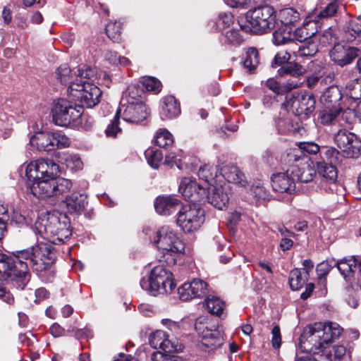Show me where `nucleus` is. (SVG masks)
<instances>
[{
  "label": "nucleus",
  "mask_w": 361,
  "mask_h": 361,
  "mask_svg": "<svg viewBox=\"0 0 361 361\" xmlns=\"http://www.w3.org/2000/svg\"><path fill=\"white\" fill-rule=\"evenodd\" d=\"M59 166L50 159H39L30 162L25 169L29 179L32 178L30 185L32 194L37 198H48L63 195L71 189V180L59 178Z\"/></svg>",
  "instance_id": "f257e3e1"
},
{
  "label": "nucleus",
  "mask_w": 361,
  "mask_h": 361,
  "mask_svg": "<svg viewBox=\"0 0 361 361\" xmlns=\"http://www.w3.org/2000/svg\"><path fill=\"white\" fill-rule=\"evenodd\" d=\"M38 233L51 244H61L68 240L71 235L70 223L65 214L48 212L35 222Z\"/></svg>",
  "instance_id": "f03ea898"
},
{
  "label": "nucleus",
  "mask_w": 361,
  "mask_h": 361,
  "mask_svg": "<svg viewBox=\"0 0 361 361\" xmlns=\"http://www.w3.org/2000/svg\"><path fill=\"white\" fill-rule=\"evenodd\" d=\"M18 251L13 255L0 253V274L6 283L16 282L23 289L28 281V262L24 258L18 257Z\"/></svg>",
  "instance_id": "7ed1b4c3"
},
{
  "label": "nucleus",
  "mask_w": 361,
  "mask_h": 361,
  "mask_svg": "<svg viewBox=\"0 0 361 361\" xmlns=\"http://www.w3.org/2000/svg\"><path fill=\"white\" fill-rule=\"evenodd\" d=\"M18 257L24 258L35 271L42 272L48 269L55 260V252L51 243L39 242L30 248L18 251Z\"/></svg>",
  "instance_id": "20e7f679"
},
{
  "label": "nucleus",
  "mask_w": 361,
  "mask_h": 361,
  "mask_svg": "<svg viewBox=\"0 0 361 361\" xmlns=\"http://www.w3.org/2000/svg\"><path fill=\"white\" fill-rule=\"evenodd\" d=\"M246 24L240 25L245 32L264 34L275 27L276 15L273 8L269 6H260L250 10L246 13Z\"/></svg>",
  "instance_id": "39448f33"
},
{
  "label": "nucleus",
  "mask_w": 361,
  "mask_h": 361,
  "mask_svg": "<svg viewBox=\"0 0 361 361\" xmlns=\"http://www.w3.org/2000/svg\"><path fill=\"white\" fill-rule=\"evenodd\" d=\"M140 286L153 295L170 293L176 286L173 274L162 266H157L150 272L148 279H142Z\"/></svg>",
  "instance_id": "423d86ee"
},
{
  "label": "nucleus",
  "mask_w": 361,
  "mask_h": 361,
  "mask_svg": "<svg viewBox=\"0 0 361 361\" xmlns=\"http://www.w3.org/2000/svg\"><path fill=\"white\" fill-rule=\"evenodd\" d=\"M127 93L128 96L122 99L117 116H121L128 123H140L149 116V109L140 97L131 95V87L128 88Z\"/></svg>",
  "instance_id": "0eeeda50"
},
{
  "label": "nucleus",
  "mask_w": 361,
  "mask_h": 361,
  "mask_svg": "<svg viewBox=\"0 0 361 361\" xmlns=\"http://www.w3.org/2000/svg\"><path fill=\"white\" fill-rule=\"evenodd\" d=\"M69 97L76 102H79L82 108H91L97 105L100 101L102 91L100 89L90 82H71L68 86Z\"/></svg>",
  "instance_id": "6e6552de"
},
{
  "label": "nucleus",
  "mask_w": 361,
  "mask_h": 361,
  "mask_svg": "<svg viewBox=\"0 0 361 361\" xmlns=\"http://www.w3.org/2000/svg\"><path fill=\"white\" fill-rule=\"evenodd\" d=\"M51 113L56 125L67 126L82 116L83 109L80 105H73L68 100L59 99L54 102Z\"/></svg>",
  "instance_id": "1a4fd4ad"
},
{
  "label": "nucleus",
  "mask_w": 361,
  "mask_h": 361,
  "mask_svg": "<svg viewBox=\"0 0 361 361\" xmlns=\"http://www.w3.org/2000/svg\"><path fill=\"white\" fill-rule=\"evenodd\" d=\"M325 345L322 322H316L305 327L300 338V346L303 351L317 354L325 348Z\"/></svg>",
  "instance_id": "9d476101"
},
{
  "label": "nucleus",
  "mask_w": 361,
  "mask_h": 361,
  "mask_svg": "<svg viewBox=\"0 0 361 361\" xmlns=\"http://www.w3.org/2000/svg\"><path fill=\"white\" fill-rule=\"evenodd\" d=\"M204 221V210L195 204L183 205L178 213L177 224L185 233L197 231Z\"/></svg>",
  "instance_id": "9b49d317"
},
{
  "label": "nucleus",
  "mask_w": 361,
  "mask_h": 361,
  "mask_svg": "<svg viewBox=\"0 0 361 361\" xmlns=\"http://www.w3.org/2000/svg\"><path fill=\"white\" fill-rule=\"evenodd\" d=\"M154 244L160 250H162L164 255L173 253H182L185 250V245L180 240L173 229L167 226L160 228L157 232L153 240Z\"/></svg>",
  "instance_id": "f8f14e48"
},
{
  "label": "nucleus",
  "mask_w": 361,
  "mask_h": 361,
  "mask_svg": "<svg viewBox=\"0 0 361 361\" xmlns=\"http://www.w3.org/2000/svg\"><path fill=\"white\" fill-rule=\"evenodd\" d=\"M334 140L347 158H357L361 152V138L347 129H340L334 136Z\"/></svg>",
  "instance_id": "ddd939ff"
},
{
  "label": "nucleus",
  "mask_w": 361,
  "mask_h": 361,
  "mask_svg": "<svg viewBox=\"0 0 361 361\" xmlns=\"http://www.w3.org/2000/svg\"><path fill=\"white\" fill-rule=\"evenodd\" d=\"M315 104L314 97L309 93H299L293 96L289 102L292 113L301 119L307 118L314 111Z\"/></svg>",
  "instance_id": "4468645a"
},
{
  "label": "nucleus",
  "mask_w": 361,
  "mask_h": 361,
  "mask_svg": "<svg viewBox=\"0 0 361 361\" xmlns=\"http://www.w3.org/2000/svg\"><path fill=\"white\" fill-rule=\"evenodd\" d=\"M360 54V50L354 47L338 43L330 51L332 61L343 67L351 63Z\"/></svg>",
  "instance_id": "2eb2a0df"
},
{
  "label": "nucleus",
  "mask_w": 361,
  "mask_h": 361,
  "mask_svg": "<svg viewBox=\"0 0 361 361\" xmlns=\"http://www.w3.org/2000/svg\"><path fill=\"white\" fill-rule=\"evenodd\" d=\"M205 200L219 210L226 209L229 201L228 188L219 184L206 186Z\"/></svg>",
  "instance_id": "dca6fc26"
},
{
  "label": "nucleus",
  "mask_w": 361,
  "mask_h": 361,
  "mask_svg": "<svg viewBox=\"0 0 361 361\" xmlns=\"http://www.w3.org/2000/svg\"><path fill=\"white\" fill-rule=\"evenodd\" d=\"M178 190L190 202L204 201L206 187L200 185L195 180L183 178L180 183Z\"/></svg>",
  "instance_id": "f3484780"
},
{
  "label": "nucleus",
  "mask_w": 361,
  "mask_h": 361,
  "mask_svg": "<svg viewBox=\"0 0 361 361\" xmlns=\"http://www.w3.org/2000/svg\"><path fill=\"white\" fill-rule=\"evenodd\" d=\"M271 186L275 191L291 193L295 189V180L290 171V166L286 172L277 173L271 176Z\"/></svg>",
  "instance_id": "a211bd4d"
},
{
  "label": "nucleus",
  "mask_w": 361,
  "mask_h": 361,
  "mask_svg": "<svg viewBox=\"0 0 361 361\" xmlns=\"http://www.w3.org/2000/svg\"><path fill=\"white\" fill-rule=\"evenodd\" d=\"M54 133L38 132L30 139V143L39 151H51L54 149Z\"/></svg>",
  "instance_id": "6ab92c4d"
},
{
  "label": "nucleus",
  "mask_w": 361,
  "mask_h": 361,
  "mask_svg": "<svg viewBox=\"0 0 361 361\" xmlns=\"http://www.w3.org/2000/svg\"><path fill=\"white\" fill-rule=\"evenodd\" d=\"M290 165V171L293 175L295 182L308 183L313 180L316 170L307 162L300 164V165L288 163Z\"/></svg>",
  "instance_id": "aec40b11"
},
{
  "label": "nucleus",
  "mask_w": 361,
  "mask_h": 361,
  "mask_svg": "<svg viewBox=\"0 0 361 361\" xmlns=\"http://www.w3.org/2000/svg\"><path fill=\"white\" fill-rule=\"evenodd\" d=\"M180 206V201L171 196L159 197L154 203V208L157 212L163 215L173 214Z\"/></svg>",
  "instance_id": "412c9836"
},
{
  "label": "nucleus",
  "mask_w": 361,
  "mask_h": 361,
  "mask_svg": "<svg viewBox=\"0 0 361 361\" xmlns=\"http://www.w3.org/2000/svg\"><path fill=\"white\" fill-rule=\"evenodd\" d=\"M322 149L320 147L312 142H300L299 145V149H290V152H288L286 154V159L288 161V163H294L298 162L301 159L300 154L304 152H307L310 154H316L319 152H321Z\"/></svg>",
  "instance_id": "4be33fe9"
},
{
  "label": "nucleus",
  "mask_w": 361,
  "mask_h": 361,
  "mask_svg": "<svg viewBox=\"0 0 361 361\" xmlns=\"http://www.w3.org/2000/svg\"><path fill=\"white\" fill-rule=\"evenodd\" d=\"M87 196L84 194L74 192L66 197V209L70 213L80 214L87 204Z\"/></svg>",
  "instance_id": "5701e85b"
},
{
  "label": "nucleus",
  "mask_w": 361,
  "mask_h": 361,
  "mask_svg": "<svg viewBox=\"0 0 361 361\" xmlns=\"http://www.w3.org/2000/svg\"><path fill=\"white\" fill-rule=\"evenodd\" d=\"M342 94L338 86L331 85L329 87L320 97L321 102L325 107H334L342 109L341 101Z\"/></svg>",
  "instance_id": "b1692460"
},
{
  "label": "nucleus",
  "mask_w": 361,
  "mask_h": 361,
  "mask_svg": "<svg viewBox=\"0 0 361 361\" xmlns=\"http://www.w3.org/2000/svg\"><path fill=\"white\" fill-rule=\"evenodd\" d=\"M221 175L229 183H233L241 187L247 184L244 173L235 166L226 165L221 170Z\"/></svg>",
  "instance_id": "393cba45"
},
{
  "label": "nucleus",
  "mask_w": 361,
  "mask_h": 361,
  "mask_svg": "<svg viewBox=\"0 0 361 361\" xmlns=\"http://www.w3.org/2000/svg\"><path fill=\"white\" fill-rule=\"evenodd\" d=\"M180 114V104L173 96H167L164 98L161 110L162 120L171 119Z\"/></svg>",
  "instance_id": "a878e982"
},
{
  "label": "nucleus",
  "mask_w": 361,
  "mask_h": 361,
  "mask_svg": "<svg viewBox=\"0 0 361 361\" xmlns=\"http://www.w3.org/2000/svg\"><path fill=\"white\" fill-rule=\"evenodd\" d=\"M317 171L323 180L329 184H334L338 178V171L335 165L326 161H317Z\"/></svg>",
  "instance_id": "bb28decb"
},
{
  "label": "nucleus",
  "mask_w": 361,
  "mask_h": 361,
  "mask_svg": "<svg viewBox=\"0 0 361 361\" xmlns=\"http://www.w3.org/2000/svg\"><path fill=\"white\" fill-rule=\"evenodd\" d=\"M205 333L202 337V343L206 348L214 350L223 344V334L219 330L206 328Z\"/></svg>",
  "instance_id": "cd10ccee"
},
{
  "label": "nucleus",
  "mask_w": 361,
  "mask_h": 361,
  "mask_svg": "<svg viewBox=\"0 0 361 361\" xmlns=\"http://www.w3.org/2000/svg\"><path fill=\"white\" fill-rule=\"evenodd\" d=\"M361 35V18L350 19L343 27V38L347 42H353Z\"/></svg>",
  "instance_id": "c85d7f7f"
},
{
  "label": "nucleus",
  "mask_w": 361,
  "mask_h": 361,
  "mask_svg": "<svg viewBox=\"0 0 361 361\" xmlns=\"http://www.w3.org/2000/svg\"><path fill=\"white\" fill-rule=\"evenodd\" d=\"M319 51L318 42L315 37L310 39L300 44V48L293 50L294 56L296 58H309L314 56Z\"/></svg>",
  "instance_id": "c756f323"
},
{
  "label": "nucleus",
  "mask_w": 361,
  "mask_h": 361,
  "mask_svg": "<svg viewBox=\"0 0 361 361\" xmlns=\"http://www.w3.org/2000/svg\"><path fill=\"white\" fill-rule=\"evenodd\" d=\"M322 331L324 341L327 345L340 337L343 332V328L336 322H327L322 323Z\"/></svg>",
  "instance_id": "7c9ffc66"
},
{
  "label": "nucleus",
  "mask_w": 361,
  "mask_h": 361,
  "mask_svg": "<svg viewBox=\"0 0 361 361\" xmlns=\"http://www.w3.org/2000/svg\"><path fill=\"white\" fill-rule=\"evenodd\" d=\"M308 273L302 271L300 269H294L290 272L289 283L293 290L300 289L308 280Z\"/></svg>",
  "instance_id": "2f4dec72"
},
{
  "label": "nucleus",
  "mask_w": 361,
  "mask_h": 361,
  "mask_svg": "<svg viewBox=\"0 0 361 361\" xmlns=\"http://www.w3.org/2000/svg\"><path fill=\"white\" fill-rule=\"evenodd\" d=\"M338 270L345 279L351 278L357 268V260L354 257L343 259L336 263Z\"/></svg>",
  "instance_id": "473e14b6"
},
{
  "label": "nucleus",
  "mask_w": 361,
  "mask_h": 361,
  "mask_svg": "<svg viewBox=\"0 0 361 361\" xmlns=\"http://www.w3.org/2000/svg\"><path fill=\"white\" fill-rule=\"evenodd\" d=\"M273 43L279 46L288 44L293 41V31L290 27H281L273 33Z\"/></svg>",
  "instance_id": "72a5a7b5"
},
{
  "label": "nucleus",
  "mask_w": 361,
  "mask_h": 361,
  "mask_svg": "<svg viewBox=\"0 0 361 361\" xmlns=\"http://www.w3.org/2000/svg\"><path fill=\"white\" fill-rule=\"evenodd\" d=\"M342 109L334 107H325L319 113V119L323 125H332L336 123L338 116L341 114Z\"/></svg>",
  "instance_id": "f704fd0d"
},
{
  "label": "nucleus",
  "mask_w": 361,
  "mask_h": 361,
  "mask_svg": "<svg viewBox=\"0 0 361 361\" xmlns=\"http://www.w3.org/2000/svg\"><path fill=\"white\" fill-rule=\"evenodd\" d=\"M259 63V56L257 49L255 47H250L245 52V56L243 61L245 68L248 72L252 73Z\"/></svg>",
  "instance_id": "c9c22d12"
},
{
  "label": "nucleus",
  "mask_w": 361,
  "mask_h": 361,
  "mask_svg": "<svg viewBox=\"0 0 361 361\" xmlns=\"http://www.w3.org/2000/svg\"><path fill=\"white\" fill-rule=\"evenodd\" d=\"M77 75V71L71 70L66 63L61 65L56 70L57 78L64 85H70L71 82H78L75 80Z\"/></svg>",
  "instance_id": "e433bc0d"
},
{
  "label": "nucleus",
  "mask_w": 361,
  "mask_h": 361,
  "mask_svg": "<svg viewBox=\"0 0 361 361\" xmlns=\"http://www.w3.org/2000/svg\"><path fill=\"white\" fill-rule=\"evenodd\" d=\"M218 169L216 166L212 164H204L201 166L198 171V176L200 179L204 180L207 185L209 186L211 184L216 183L215 178L217 176Z\"/></svg>",
  "instance_id": "4c0bfd02"
},
{
  "label": "nucleus",
  "mask_w": 361,
  "mask_h": 361,
  "mask_svg": "<svg viewBox=\"0 0 361 361\" xmlns=\"http://www.w3.org/2000/svg\"><path fill=\"white\" fill-rule=\"evenodd\" d=\"M279 20L283 27H290L300 19V13L293 8H286L279 12Z\"/></svg>",
  "instance_id": "58836bf2"
},
{
  "label": "nucleus",
  "mask_w": 361,
  "mask_h": 361,
  "mask_svg": "<svg viewBox=\"0 0 361 361\" xmlns=\"http://www.w3.org/2000/svg\"><path fill=\"white\" fill-rule=\"evenodd\" d=\"M205 305L209 312L220 317L225 308V303L219 298L216 296H208L205 300Z\"/></svg>",
  "instance_id": "ea45409f"
},
{
  "label": "nucleus",
  "mask_w": 361,
  "mask_h": 361,
  "mask_svg": "<svg viewBox=\"0 0 361 361\" xmlns=\"http://www.w3.org/2000/svg\"><path fill=\"white\" fill-rule=\"evenodd\" d=\"M339 6L338 1L334 0L329 3L324 8L315 15L313 22L314 24L320 23L322 20L334 16Z\"/></svg>",
  "instance_id": "a19ab883"
},
{
  "label": "nucleus",
  "mask_w": 361,
  "mask_h": 361,
  "mask_svg": "<svg viewBox=\"0 0 361 361\" xmlns=\"http://www.w3.org/2000/svg\"><path fill=\"white\" fill-rule=\"evenodd\" d=\"M313 24L312 22H308L301 27L297 28L293 32V41H298L300 43L305 42L310 39L314 38V32H310L309 27Z\"/></svg>",
  "instance_id": "79ce46f5"
},
{
  "label": "nucleus",
  "mask_w": 361,
  "mask_h": 361,
  "mask_svg": "<svg viewBox=\"0 0 361 361\" xmlns=\"http://www.w3.org/2000/svg\"><path fill=\"white\" fill-rule=\"evenodd\" d=\"M341 152L335 147H323L321 151L322 161L335 165L341 161Z\"/></svg>",
  "instance_id": "37998d69"
},
{
  "label": "nucleus",
  "mask_w": 361,
  "mask_h": 361,
  "mask_svg": "<svg viewBox=\"0 0 361 361\" xmlns=\"http://www.w3.org/2000/svg\"><path fill=\"white\" fill-rule=\"evenodd\" d=\"M104 61L111 66H127L130 64V60L125 57L118 55V53L111 50H107L104 54Z\"/></svg>",
  "instance_id": "c03bdc74"
},
{
  "label": "nucleus",
  "mask_w": 361,
  "mask_h": 361,
  "mask_svg": "<svg viewBox=\"0 0 361 361\" xmlns=\"http://www.w3.org/2000/svg\"><path fill=\"white\" fill-rule=\"evenodd\" d=\"M330 361H341L346 357V349L343 345H334L332 349L322 355Z\"/></svg>",
  "instance_id": "a18cd8bd"
},
{
  "label": "nucleus",
  "mask_w": 361,
  "mask_h": 361,
  "mask_svg": "<svg viewBox=\"0 0 361 361\" xmlns=\"http://www.w3.org/2000/svg\"><path fill=\"white\" fill-rule=\"evenodd\" d=\"M155 144L162 148L171 146L173 143L172 135L166 129H160L154 138Z\"/></svg>",
  "instance_id": "49530a36"
},
{
  "label": "nucleus",
  "mask_w": 361,
  "mask_h": 361,
  "mask_svg": "<svg viewBox=\"0 0 361 361\" xmlns=\"http://www.w3.org/2000/svg\"><path fill=\"white\" fill-rule=\"evenodd\" d=\"M145 156L151 167L154 169L159 168L163 158V154L160 150L149 148L145 152Z\"/></svg>",
  "instance_id": "de8ad7c7"
},
{
  "label": "nucleus",
  "mask_w": 361,
  "mask_h": 361,
  "mask_svg": "<svg viewBox=\"0 0 361 361\" xmlns=\"http://www.w3.org/2000/svg\"><path fill=\"white\" fill-rule=\"evenodd\" d=\"M305 69L302 66L297 63H288L281 66L278 71L279 74L281 76L290 75L292 76L300 75L304 73Z\"/></svg>",
  "instance_id": "09e8293b"
},
{
  "label": "nucleus",
  "mask_w": 361,
  "mask_h": 361,
  "mask_svg": "<svg viewBox=\"0 0 361 361\" xmlns=\"http://www.w3.org/2000/svg\"><path fill=\"white\" fill-rule=\"evenodd\" d=\"M346 94L354 100L361 99V80H351L345 87Z\"/></svg>",
  "instance_id": "8fccbe9b"
},
{
  "label": "nucleus",
  "mask_w": 361,
  "mask_h": 361,
  "mask_svg": "<svg viewBox=\"0 0 361 361\" xmlns=\"http://www.w3.org/2000/svg\"><path fill=\"white\" fill-rule=\"evenodd\" d=\"M77 74L75 80H77L78 83L84 82L82 80V78L94 80L97 78V69L96 68L84 66L82 68L77 70Z\"/></svg>",
  "instance_id": "3c124183"
},
{
  "label": "nucleus",
  "mask_w": 361,
  "mask_h": 361,
  "mask_svg": "<svg viewBox=\"0 0 361 361\" xmlns=\"http://www.w3.org/2000/svg\"><path fill=\"white\" fill-rule=\"evenodd\" d=\"M106 32L109 38L115 42L121 40V24L120 22H110L106 25Z\"/></svg>",
  "instance_id": "603ef678"
},
{
  "label": "nucleus",
  "mask_w": 361,
  "mask_h": 361,
  "mask_svg": "<svg viewBox=\"0 0 361 361\" xmlns=\"http://www.w3.org/2000/svg\"><path fill=\"white\" fill-rule=\"evenodd\" d=\"M315 41L322 47L327 46L334 42L335 39L334 34L331 28L325 30L322 33L314 32Z\"/></svg>",
  "instance_id": "864d4df0"
},
{
  "label": "nucleus",
  "mask_w": 361,
  "mask_h": 361,
  "mask_svg": "<svg viewBox=\"0 0 361 361\" xmlns=\"http://www.w3.org/2000/svg\"><path fill=\"white\" fill-rule=\"evenodd\" d=\"M193 298L203 297L207 294V284L201 279H194L192 281Z\"/></svg>",
  "instance_id": "5fc2aeb1"
},
{
  "label": "nucleus",
  "mask_w": 361,
  "mask_h": 361,
  "mask_svg": "<svg viewBox=\"0 0 361 361\" xmlns=\"http://www.w3.org/2000/svg\"><path fill=\"white\" fill-rule=\"evenodd\" d=\"M166 333L161 330H157L150 334L149 343L150 345L155 349H160L166 337Z\"/></svg>",
  "instance_id": "6e6d98bb"
},
{
  "label": "nucleus",
  "mask_w": 361,
  "mask_h": 361,
  "mask_svg": "<svg viewBox=\"0 0 361 361\" xmlns=\"http://www.w3.org/2000/svg\"><path fill=\"white\" fill-rule=\"evenodd\" d=\"M142 84L147 91L158 93L161 90V82L153 77H146L142 79Z\"/></svg>",
  "instance_id": "4d7b16f0"
},
{
  "label": "nucleus",
  "mask_w": 361,
  "mask_h": 361,
  "mask_svg": "<svg viewBox=\"0 0 361 361\" xmlns=\"http://www.w3.org/2000/svg\"><path fill=\"white\" fill-rule=\"evenodd\" d=\"M160 349L164 350L165 353H172L181 350L182 345H178L176 341L169 339V336L166 335L164 341L163 342Z\"/></svg>",
  "instance_id": "13d9d810"
},
{
  "label": "nucleus",
  "mask_w": 361,
  "mask_h": 361,
  "mask_svg": "<svg viewBox=\"0 0 361 361\" xmlns=\"http://www.w3.org/2000/svg\"><path fill=\"white\" fill-rule=\"evenodd\" d=\"M192 288V281L183 283L178 289L180 299L183 301H187L193 298Z\"/></svg>",
  "instance_id": "bf43d9fd"
},
{
  "label": "nucleus",
  "mask_w": 361,
  "mask_h": 361,
  "mask_svg": "<svg viewBox=\"0 0 361 361\" xmlns=\"http://www.w3.org/2000/svg\"><path fill=\"white\" fill-rule=\"evenodd\" d=\"M54 148H66L71 145L70 139L60 132L54 133Z\"/></svg>",
  "instance_id": "052dcab7"
},
{
  "label": "nucleus",
  "mask_w": 361,
  "mask_h": 361,
  "mask_svg": "<svg viewBox=\"0 0 361 361\" xmlns=\"http://www.w3.org/2000/svg\"><path fill=\"white\" fill-rule=\"evenodd\" d=\"M119 117L120 116H117L116 113L114 120L108 125L105 130L106 136L114 137L118 133L121 132V129L118 126Z\"/></svg>",
  "instance_id": "680f3d73"
},
{
  "label": "nucleus",
  "mask_w": 361,
  "mask_h": 361,
  "mask_svg": "<svg viewBox=\"0 0 361 361\" xmlns=\"http://www.w3.org/2000/svg\"><path fill=\"white\" fill-rule=\"evenodd\" d=\"M66 166L71 169H82V162L78 155H68L66 159Z\"/></svg>",
  "instance_id": "e2e57ef3"
},
{
  "label": "nucleus",
  "mask_w": 361,
  "mask_h": 361,
  "mask_svg": "<svg viewBox=\"0 0 361 361\" xmlns=\"http://www.w3.org/2000/svg\"><path fill=\"white\" fill-rule=\"evenodd\" d=\"M225 37L228 43L239 44L243 41V37L237 30H230L225 34Z\"/></svg>",
  "instance_id": "0e129e2a"
},
{
  "label": "nucleus",
  "mask_w": 361,
  "mask_h": 361,
  "mask_svg": "<svg viewBox=\"0 0 361 361\" xmlns=\"http://www.w3.org/2000/svg\"><path fill=\"white\" fill-rule=\"evenodd\" d=\"M290 59V53L286 51H281L276 54L272 66L274 65L281 66L285 63H288V61Z\"/></svg>",
  "instance_id": "69168bd1"
},
{
  "label": "nucleus",
  "mask_w": 361,
  "mask_h": 361,
  "mask_svg": "<svg viewBox=\"0 0 361 361\" xmlns=\"http://www.w3.org/2000/svg\"><path fill=\"white\" fill-rule=\"evenodd\" d=\"M152 361H183L181 357L168 356L161 352H154L152 354Z\"/></svg>",
  "instance_id": "338daca9"
},
{
  "label": "nucleus",
  "mask_w": 361,
  "mask_h": 361,
  "mask_svg": "<svg viewBox=\"0 0 361 361\" xmlns=\"http://www.w3.org/2000/svg\"><path fill=\"white\" fill-rule=\"evenodd\" d=\"M331 268L332 265L328 262H322L319 264L316 269L319 279H322V278H324L329 273Z\"/></svg>",
  "instance_id": "774afa93"
}]
</instances>
